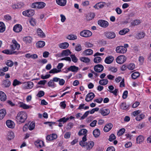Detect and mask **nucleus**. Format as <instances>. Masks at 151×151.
I'll use <instances>...</instances> for the list:
<instances>
[{"label":"nucleus","mask_w":151,"mask_h":151,"mask_svg":"<svg viewBox=\"0 0 151 151\" xmlns=\"http://www.w3.org/2000/svg\"><path fill=\"white\" fill-rule=\"evenodd\" d=\"M105 36L109 39H114L116 37L115 33L111 31H107L105 33Z\"/></svg>","instance_id":"423d86ee"},{"label":"nucleus","mask_w":151,"mask_h":151,"mask_svg":"<svg viewBox=\"0 0 151 151\" xmlns=\"http://www.w3.org/2000/svg\"><path fill=\"white\" fill-rule=\"evenodd\" d=\"M79 145L82 147L85 148L87 150H90L91 149L94 145V143L92 141L87 142L83 143L82 142H80Z\"/></svg>","instance_id":"f03ea898"},{"label":"nucleus","mask_w":151,"mask_h":151,"mask_svg":"<svg viewBox=\"0 0 151 151\" xmlns=\"http://www.w3.org/2000/svg\"><path fill=\"white\" fill-rule=\"evenodd\" d=\"M113 126V124L111 123H109L104 126V131L105 132H108L111 129Z\"/></svg>","instance_id":"2eb2a0df"},{"label":"nucleus","mask_w":151,"mask_h":151,"mask_svg":"<svg viewBox=\"0 0 151 151\" xmlns=\"http://www.w3.org/2000/svg\"><path fill=\"white\" fill-rule=\"evenodd\" d=\"M141 23L140 20L138 19H136L133 21L131 23V24L133 26H135Z\"/></svg>","instance_id":"79ce46f5"},{"label":"nucleus","mask_w":151,"mask_h":151,"mask_svg":"<svg viewBox=\"0 0 151 151\" xmlns=\"http://www.w3.org/2000/svg\"><path fill=\"white\" fill-rule=\"evenodd\" d=\"M87 132V130L86 129H83L79 130L78 133V134L79 136L84 135L86 134Z\"/></svg>","instance_id":"c85d7f7f"},{"label":"nucleus","mask_w":151,"mask_h":151,"mask_svg":"<svg viewBox=\"0 0 151 151\" xmlns=\"http://www.w3.org/2000/svg\"><path fill=\"white\" fill-rule=\"evenodd\" d=\"M126 59L127 58L124 55H120L116 58V61L117 63L122 64L126 61Z\"/></svg>","instance_id":"0eeeda50"},{"label":"nucleus","mask_w":151,"mask_h":151,"mask_svg":"<svg viewBox=\"0 0 151 151\" xmlns=\"http://www.w3.org/2000/svg\"><path fill=\"white\" fill-rule=\"evenodd\" d=\"M129 29H124L120 31L119 32V34L121 35H124L129 32Z\"/></svg>","instance_id":"ea45409f"},{"label":"nucleus","mask_w":151,"mask_h":151,"mask_svg":"<svg viewBox=\"0 0 151 151\" xmlns=\"http://www.w3.org/2000/svg\"><path fill=\"white\" fill-rule=\"evenodd\" d=\"M93 134L95 137H98L100 134V132L99 129H96L93 131Z\"/></svg>","instance_id":"b1692460"},{"label":"nucleus","mask_w":151,"mask_h":151,"mask_svg":"<svg viewBox=\"0 0 151 151\" xmlns=\"http://www.w3.org/2000/svg\"><path fill=\"white\" fill-rule=\"evenodd\" d=\"M69 119L68 117L65 118V117H63L60 119L58 121L59 122H63V123L66 122Z\"/></svg>","instance_id":"de8ad7c7"},{"label":"nucleus","mask_w":151,"mask_h":151,"mask_svg":"<svg viewBox=\"0 0 151 151\" xmlns=\"http://www.w3.org/2000/svg\"><path fill=\"white\" fill-rule=\"evenodd\" d=\"M125 131V129L124 128L120 129L118 132V135L120 136L123 134Z\"/></svg>","instance_id":"6e6d98bb"},{"label":"nucleus","mask_w":151,"mask_h":151,"mask_svg":"<svg viewBox=\"0 0 151 151\" xmlns=\"http://www.w3.org/2000/svg\"><path fill=\"white\" fill-rule=\"evenodd\" d=\"M135 67V65L133 63L129 64L127 65V68L130 70H133L134 69Z\"/></svg>","instance_id":"864d4df0"},{"label":"nucleus","mask_w":151,"mask_h":151,"mask_svg":"<svg viewBox=\"0 0 151 151\" xmlns=\"http://www.w3.org/2000/svg\"><path fill=\"white\" fill-rule=\"evenodd\" d=\"M99 111L101 114L104 116L108 115L110 113V110L108 109H101Z\"/></svg>","instance_id":"dca6fc26"},{"label":"nucleus","mask_w":151,"mask_h":151,"mask_svg":"<svg viewBox=\"0 0 151 151\" xmlns=\"http://www.w3.org/2000/svg\"><path fill=\"white\" fill-rule=\"evenodd\" d=\"M45 45V42L43 41H39L36 44V47H37L40 48L43 47Z\"/></svg>","instance_id":"7c9ffc66"},{"label":"nucleus","mask_w":151,"mask_h":151,"mask_svg":"<svg viewBox=\"0 0 151 151\" xmlns=\"http://www.w3.org/2000/svg\"><path fill=\"white\" fill-rule=\"evenodd\" d=\"M99 8H102L106 4L105 2H103L98 3Z\"/></svg>","instance_id":"680f3d73"},{"label":"nucleus","mask_w":151,"mask_h":151,"mask_svg":"<svg viewBox=\"0 0 151 151\" xmlns=\"http://www.w3.org/2000/svg\"><path fill=\"white\" fill-rule=\"evenodd\" d=\"M78 67L75 65H71L68 68V70L73 72H77L78 70Z\"/></svg>","instance_id":"412c9836"},{"label":"nucleus","mask_w":151,"mask_h":151,"mask_svg":"<svg viewBox=\"0 0 151 151\" xmlns=\"http://www.w3.org/2000/svg\"><path fill=\"white\" fill-rule=\"evenodd\" d=\"M22 29V26L19 24H17L15 25L13 29L14 31L16 32H21Z\"/></svg>","instance_id":"ddd939ff"},{"label":"nucleus","mask_w":151,"mask_h":151,"mask_svg":"<svg viewBox=\"0 0 151 151\" xmlns=\"http://www.w3.org/2000/svg\"><path fill=\"white\" fill-rule=\"evenodd\" d=\"M80 35L83 37H88L92 35V32L88 30H84L80 32Z\"/></svg>","instance_id":"39448f33"},{"label":"nucleus","mask_w":151,"mask_h":151,"mask_svg":"<svg viewBox=\"0 0 151 151\" xmlns=\"http://www.w3.org/2000/svg\"><path fill=\"white\" fill-rule=\"evenodd\" d=\"M25 87L27 89L32 88L33 86V83L31 81L27 82L25 83Z\"/></svg>","instance_id":"bb28decb"},{"label":"nucleus","mask_w":151,"mask_h":151,"mask_svg":"<svg viewBox=\"0 0 151 151\" xmlns=\"http://www.w3.org/2000/svg\"><path fill=\"white\" fill-rule=\"evenodd\" d=\"M85 46L87 47H91L93 46V45L90 42H86L85 43Z\"/></svg>","instance_id":"0e129e2a"},{"label":"nucleus","mask_w":151,"mask_h":151,"mask_svg":"<svg viewBox=\"0 0 151 151\" xmlns=\"http://www.w3.org/2000/svg\"><path fill=\"white\" fill-rule=\"evenodd\" d=\"M12 45H10L11 50L12 51H14L15 50H18L20 47L19 45L15 40H13L12 41Z\"/></svg>","instance_id":"20e7f679"},{"label":"nucleus","mask_w":151,"mask_h":151,"mask_svg":"<svg viewBox=\"0 0 151 151\" xmlns=\"http://www.w3.org/2000/svg\"><path fill=\"white\" fill-rule=\"evenodd\" d=\"M128 93V92L126 90L124 91L122 95V98L123 99H126L127 97Z\"/></svg>","instance_id":"774afa93"},{"label":"nucleus","mask_w":151,"mask_h":151,"mask_svg":"<svg viewBox=\"0 0 151 151\" xmlns=\"http://www.w3.org/2000/svg\"><path fill=\"white\" fill-rule=\"evenodd\" d=\"M5 64L8 66L11 67L13 65L14 63L12 60H8L6 62Z\"/></svg>","instance_id":"49530a36"},{"label":"nucleus","mask_w":151,"mask_h":151,"mask_svg":"<svg viewBox=\"0 0 151 151\" xmlns=\"http://www.w3.org/2000/svg\"><path fill=\"white\" fill-rule=\"evenodd\" d=\"M101 60V58L100 57H96L94 59L93 62L95 63H100Z\"/></svg>","instance_id":"09e8293b"},{"label":"nucleus","mask_w":151,"mask_h":151,"mask_svg":"<svg viewBox=\"0 0 151 151\" xmlns=\"http://www.w3.org/2000/svg\"><path fill=\"white\" fill-rule=\"evenodd\" d=\"M116 138V137L114 134H111L109 136V140L111 142L114 139H115Z\"/></svg>","instance_id":"e2e57ef3"},{"label":"nucleus","mask_w":151,"mask_h":151,"mask_svg":"<svg viewBox=\"0 0 151 151\" xmlns=\"http://www.w3.org/2000/svg\"><path fill=\"white\" fill-rule=\"evenodd\" d=\"M5 30V26L4 23L0 22V32H4Z\"/></svg>","instance_id":"c9c22d12"},{"label":"nucleus","mask_w":151,"mask_h":151,"mask_svg":"<svg viewBox=\"0 0 151 151\" xmlns=\"http://www.w3.org/2000/svg\"><path fill=\"white\" fill-rule=\"evenodd\" d=\"M57 137V135L55 134H52L48 135L46 137V139L48 141H51L56 139Z\"/></svg>","instance_id":"9b49d317"},{"label":"nucleus","mask_w":151,"mask_h":151,"mask_svg":"<svg viewBox=\"0 0 151 151\" xmlns=\"http://www.w3.org/2000/svg\"><path fill=\"white\" fill-rule=\"evenodd\" d=\"M2 52L7 55H12L16 52V51H12V50H5L2 51Z\"/></svg>","instance_id":"c756f323"},{"label":"nucleus","mask_w":151,"mask_h":151,"mask_svg":"<svg viewBox=\"0 0 151 151\" xmlns=\"http://www.w3.org/2000/svg\"><path fill=\"white\" fill-rule=\"evenodd\" d=\"M45 94L44 92L42 91H39L37 94V96L39 97H41L43 96Z\"/></svg>","instance_id":"4d7b16f0"},{"label":"nucleus","mask_w":151,"mask_h":151,"mask_svg":"<svg viewBox=\"0 0 151 151\" xmlns=\"http://www.w3.org/2000/svg\"><path fill=\"white\" fill-rule=\"evenodd\" d=\"M95 96L94 94L92 92L88 93L86 96L85 100L87 102H89Z\"/></svg>","instance_id":"f8f14e48"},{"label":"nucleus","mask_w":151,"mask_h":151,"mask_svg":"<svg viewBox=\"0 0 151 151\" xmlns=\"http://www.w3.org/2000/svg\"><path fill=\"white\" fill-rule=\"evenodd\" d=\"M7 126L9 128H13L14 127V122L10 120H8L6 122Z\"/></svg>","instance_id":"a211bd4d"},{"label":"nucleus","mask_w":151,"mask_h":151,"mask_svg":"<svg viewBox=\"0 0 151 151\" xmlns=\"http://www.w3.org/2000/svg\"><path fill=\"white\" fill-rule=\"evenodd\" d=\"M6 114V110L5 109H3L0 110V119H2L5 116Z\"/></svg>","instance_id":"a878e982"},{"label":"nucleus","mask_w":151,"mask_h":151,"mask_svg":"<svg viewBox=\"0 0 151 151\" xmlns=\"http://www.w3.org/2000/svg\"><path fill=\"white\" fill-rule=\"evenodd\" d=\"M57 3L59 5L64 6L66 4V0H56Z\"/></svg>","instance_id":"4be33fe9"},{"label":"nucleus","mask_w":151,"mask_h":151,"mask_svg":"<svg viewBox=\"0 0 151 151\" xmlns=\"http://www.w3.org/2000/svg\"><path fill=\"white\" fill-rule=\"evenodd\" d=\"M98 23L101 27L104 28L107 27L109 25L108 22L104 20H99L98 22Z\"/></svg>","instance_id":"1a4fd4ad"},{"label":"nucleus","mask_w":151,"mask_h":151,"mask_svg":"<svg viewBox=\"0 0 151 151\" xmlns=\"http://www.w3.org/2000/svg\"><path fill=\"white\" fill-rule=\"evenodd\" d=\"M69 44L67 42H65L61 43L59 45V47L62 49H65L67 48L69 46Z\"/></svg>","instance_id":"cd10ccee"},{"label":"nucleus","mask_w":151,"mask_h":151,"mask_svg":"<svg viewBox=\"0 0 151 151\" xmlns=\"http://www.w3.org/2000/svg\"><path fill=\"white\" fill-rule=\"evenodd\" d=\"M70 56L72 59V61L73 62L76 63L77 62L78 59L74 55H71Z\"/></svg>","instance_id":"3c124183"},{"label":"nucleus","mask_w":151,"mask_h":151,"mask_svg":"<svg viewBox=\"0 0 151 151\" xmlns=\"http://www.w3.org/2000/svg\"><path fill=\"white\" fill-rule=\"evenodd\" d=\"M32 38L29 36L24 37L23 38V40L27 44L30 43L32 42Z\"/></svg>","instance_id":"aec40b11"},{"label":"nucleus","mask_w":151,"mask_h":151,"mask_svg":"<svg viewBox=\"0 0 151 151\" xmlns=\"http://www.w3.org/2000/svg\"><path fill=\"white\" fill-rule=\"evenodd\" d=\"M61 71V70H58L56 68H54L49 71V73L54 74L58 73Z\"/></svg>","instance_id":"a19ab883"},{"label":"nucleus","mask_w":151,"mask_h":151,"mask_svg":"<svg viewBox=\"0 0 151 151\" xmlns=\"http://www.w3.org/2000/svg\"><path fill=\"white\" fill-rule=\"evenodd\" d=\"M108 82L107 79H102L99 81V83L100 84L102 85H106Z\"/></svg>","instance_id":"e433bc0d"},{"label":"nucleus","mask_w":151,"mask_h":151,"mask_svg":"<svg viewBox=\"0 0 151 151\" xmlns=\"http://www.w3.org/2000/svg\"><path fill=\"white\" fill-rule=\"evenodd\" d=\"M6 99V94L3 91H0V100L2 101H5Z\"/></svg>","instance_id":"5701e85b"},{"label":"nucleus","mask_w":151,"mask_h":151,"mask_svg":"<svg viewBox=\"0 0 151 151\" xmlns=\"http://www.w3.org/2000/svg\"><path fill=\"white\" fill-rule=\"evenodd\" d=\"M27 118V113L24 112H19L16 117V120L21 123H24Z\"/></svg>","instance_id":"f257e3e1"},{"label":"nucleus","mask_w":151,"mask_h":151,"mask_svg":"<svg viewBox=\"0 0 151 151\" xmlns=\"http://www.w3.org/2000/svg\"><path fill=\"white\" fill-rule=\"evenodd\" d=\"M12 8L14 9H16L21 7L20 4H13L12 6Z\"/></svg>","instance_id":"338daca9"},{"label":"nucleus","mask_w":151,"mask_h":151,"mask_svg":"<svg viewBox=\"0 0 151 151\" xmlns=\"http://www.w3.org/2000/svg\"><path fill=\"white\" fill-rule=\"evenodd\" d=\"M114 59V58L113 57L111 56H110L106 57L104 61L106 63L108 64H110L113 62Z\"/></svg>","instance_id":"f3484780"},{"label":"nucleus","mask_w":151,"mask_h":151,"mask_svg":"<svg viewBox=\"0 0 151 151\" xmlns=\"http://www.w3.org/2000/svg\"><path fill=\"white\" fill-rule=\"evenodd\" d=\"M45 5V4L43 2H37L33 3L31 5V7L40 9L43 8Z\"/></svg>","instance_id":"7ed1b4c3"},{"label":"nucleus","mask_w":151,"mask_h":151,"mask_svg":"<svg viewBox=\"0 0 151 151\" xmlns=\"http://www.w3.org/2000/svg\"><path fill=\"white\" fill-rule=\"evenodd\" d=\"M140 76L139 73L138 72H135L132 74L131 77L133 79H135L139 77Z\"/></svg>","instance_id":"4c0bfd02"},{"label":"nucleus","mask_w":151,"mask_h":151,"mask_svg":"<svg viewBox=\"0 0 151 151\" xmlns=\"http://www.w3.org/2000/svg\"><path fill=\"white\" fill-rule=\"evenodd\" d=\"M71 53L69 50L67 49L61 52V56H68Z\"/></svg>","instance_id":"6ab92c4d"},{"label":"nucleus","mask_w":151,"mask_h":151,"mask_svg":"<svg viewBox=\"0 0 151 151\" xmlns=\"http://www.w3.org/2000/svg\"><path fill=\"white\" fill-rule=\"evenodd\" d=\"M20 106L24 109H27L29 108V106L23 103V102L20 103Z\"/></svg>","instance_id":"603ef678"},{"label":"nucleus","mask_w":151,"mask_h":151,"mask_svg":"<svg viewBox=\"0 0 151 151\" xmlns=\"http://www.w3.org/2000/svg\"><path fill=\"white\" fill-rule=\"evenodd\" d=\"M35 123L32 122L28 127L29 129L30 130H32L35 127Z\"/></svg>","instance_id":"5fc2aeb1"},{"label":"nucleus","mask_w":151,"mask_h":151,"mask_svg":"<svg viewBox=\"0 0 151 151\" xmlns=\"http://www.w3.org/2000/svg\"><path fill=\"white\" fill-rule=\"evenodd\" d=\"M75 50L77 51H80L82 50V47L80 44L77 45L76 47Z\"/></svg>","instance_id":"052dcab7"},{"label":"nucleus","mask_w":151,"mask_h":151,"mask_svg":"<svg viewBox=\"0 0 151 151\" xmlns=\"http://www.w3.org/2000/svg\"><path fill=\"white\" fill-rule=\"evenodd\" d=\"M14 137V133L13 132H9L8 135V139L9 140H11Z\"/></svg>","instance_id":"13d9d810"},{"label":"nucleus","mask_w":151,"mask_h":151,"mask_svg":"<svg viewBox=\"0 0 151 151\" xmlns=\"http://www.w3.org/2000/svg\"><path fill=\"white\" fill-rule=\"evenodd\" d=\"M145 35V33L143 32L138 33L136 35V38L138 39H141L144 37Z\"/></svg>","instance_id":"f704fd0d"},{"label":"nucleus","mask_w":151,"mask_h":151,"mask_svg":"<svg viewBox=\"0 0 151 151\" xmlns=\"http://www.w3.org/2000/svg\"><path fill=\"white\" fill-rule=\"evenodd\" d=\"M47 85L49 87H52L53 88L55 87V84L52 80H51L48 82Z\"/></svg>","instance_id":"37998d69"},{"label":"nucleus","mask_w":151,"mask_h":151,"mask_svg":"<svg viewBox=\"0 0 151 151\" xmlns=\"http://www.w3.org/2000/svg\"><path fill=\"white\" fill-rule=\"evenodd\" d=\"M144 138L142 136L139 135L136 138L137 142V143L140 144L144 140Z\"/></svg>","instance_id":"72a5a7b5"},{"label":"nucleus","mask_w":151,"mask_h":151,"mask_svg":"<svg viewBox=\"0 0 151 151\" xmlns=\"http://www.w3.org/2000/svg\"><path fill=\"white\" fill-rule=\"evenodd\" d=\"M83 53L85 54L86 55H91L93 53V51L90 49H88L85 50L83 52Z\"/></svg>","instance_id":"473e14b6"},{"label":"nucleus","mask_w":151,"mask_h":151,"mask_svg":"<svg viewBox=\"0 0 151 151\" xmlns=\"http://www.w3.org/2000/svg\"><path fill=\"white\" fill-rule=\"evenodd\" d=\"M120 108L122 109L126 110L128 108V107L127 106L126 103L123 102L120 104Z\"/></svg>","instance_id":"a18cd8bd"},{"label":"nucleus","mask_w":151,"mask_h":151,"mask_svg":"<svg viewBox=\"0 0 151 151\" xmlns=\"http://www.w3.org/2000/svg\"><path fill=\"white\" fill-rule=\"evenodd\" d=\"M80 59L81 61L85 63H89L90 61V59L88 58L85 57H81Z\"/></svg>","instance_id":"58836bf2"},{"label":"nucleus","mask_w":151,"mask_h":151,"mask_svg":"<svg viewBox=\"0 0 151 151\" xmlns=\"http://www.w3.org/2000/svg\"><path fill=\"white\" fill-rule=\"evenodd\" d=\"M35 144L38 148H41L44 146V142L42 140H37L35 142Z\"/></svg>","instance_id":"4468645a"},{"label":"nucleus","mask_w":151,"mask_h":151,"mask_svg":"<svg viewBox=\"0 0 151 151\" xmlns=\"http://www.w3.org/2000/svg\"><path fill=\"white\" fill-rule=\"evenodd\" d=\"M37 34L38 35L41 37H45V35L42 30L40 28L37 30Z\"/></svg>","instance_id":"2f4dec72"},{"label":"nucleus","mask_w":151,"mask_h":151,"mask_svg":"<svg viewBox=\"0 0 151 151\" xmlns=\"http://www.w3.org/2000/svg\"><path fill=\"white\" fill-rule=\"evenodd\" d=\"M2 84L5 87L8 88L11 85V82L9 80H5L3 81Z\"/></svg>","instance_id":"393cba45"},{"label":"nucleus","mask_w":151,"mask_h":151,"mask_svg":"<svg viewBox=\"0 0 151 151\" xmlns=\"http://www.w3.org/2000/svg\"><path fill=\"white\" fill-rule=\"evenodd\" d=\"M22 83L21 82L17 80V79H14L13 82V86H15Z\"/></svg>","instance_id":"8fccbe9b"},{"label":"nucleus","mask_w":151,"mask_h":151,"mask_svg":"<svg viewBox=\"0 0 151 151\" xmlns=\"http://www.w3.org/2000/svg\"><path fill=\"white\" fill-rule=\"evenodd\" d=\"M67 38L69 40H74L77 38V37L75 35H68Z\"/></svg>","instance_id":"c03bdc74"},{"label":"nucleus","mask_w":151,"mask_h":151,"mask_svg":"<svg viewBox=\"0 0 151 151\" xmlns=\"http://www.w3.org/2000/svg\"><path fill=\"white\" fill-rule=\"evenodd\" d=\"M127 49L123 47L122 46H119L117 47L116 49V51L117 53L124 54L127 51Z\"/></svg>","instance_id":"6e6552de"},{"label":"nucleus","mask_w":151,"mask_h":151,"mask_svg":"<svg viewBox=\"0 0 151 151\" xmlns=\"http://www.w3.org/2000/svg\"><path fill=\"white\" fill-rule=\"evenodd\" d=\"M103 66L101 64H98L94 67V70L97 73H101L104 70Z\"/></svg>","instance_id":"9d476101"},{"label":"nucleus","mask_w":151,"mask_h":151,"mask_svg":"<svg viewBox=\"0 0 151 151\" xmlns=\"http://www.w3.org/2000/svg\"><path fill=\"white\" fill-rule=\"evenodd\" d=\"M29 22L30 24L33 26L35 25L36 23L35 19L32 18L30 20Z\"/></svg>","instance_id":"bf43d9fd"},{"label":"nucleus","mask_w":151,"mask_h":151,"mask_svg":"<svg viewBox=\"0 0 151 151\" xmlns=\"http://www.w3.org/2000/svg\"><path fill=\"white\" fill-rule=\"evenodd\" d=\"M29 14V17L32 16L35 14V11L34 10L32 9H28Z\"/></svg>","instance_id":"69168bd1"}]
</instances>
